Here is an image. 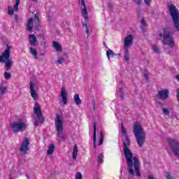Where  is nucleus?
Returning a JSON list of instances; mask_svg holds the SVG:
<instances>
[{
    "label": "nucleus",
    "instance_id": "1",
    "mask_svg": "<svg viewBox=\"0 0 179 179\" xmlns=\"http://www.w3.org/2000/svg\"><path fill=\"white\" fill-rule=\"evenodd\" d=\"M121 133L124 137V141H123V147H124V155L126 159V162L128 164L127 170L130 176H141V171H139V159L136 157H133L132 152L129 150V138H128V134H127V130L124 129V126L122 125Z\"/></svg>",
    "mask_w": 179,
    "mask_h": 179
},
{
    "label": "nucleus",
    "instance_id": "27",
    "mask_svg": "<svg viewBox=\"0 0 179 179\" xmlns=\"http://www.w3.org/2000/svg\"><path fill=\"white\" fill-rule=\"evenodd\" d=\"M117 55V54H115L114 52V51L111 50L110 49L108 50V51L106 52V56L108 59L110 60V57H115Z\"/></svg>",
    "mask_w": 179,
    "mask_h": 179
},
{
    "label": "nucleus",
    "instance_id": "19",
    "mask_svg": "<svg viewBox=\"0 0 179 179\" xmlns=\"http://www.w3.org/2000/svg\"><path fill=\"white\" fill-rule=\"evenodd\" d=\"M33 18H29L27 23V31H29V33H31L33 31Z\"/></svg>",
    "mask_w": 179,
    "mask_h": 179
},
{
    "label": "nucleus",
    "instance_id": "25",
    "mask_svg": "<svg viewBox=\"0 0 179 179\" xmlns=\"http://www.w3.org/2000/svg\"><path fill=\"white\" fill-rule=\"evenodd\" d=\"M152 50L155 54H160V52H162V50L156 44L152 45Z\"/></svg>",
    "mask_w": 179,
    "mask_h": 179
},
{
    "label": "nucleus",
    "instance_id": "40",
    "mask_svg": "<svg viewBox=\"0 0 179 179\" xmlns=\"http://www.w3.org/2000/svg\"><path fill=\"white\" fill-rule=\"evenodd\" d=\"M136 5H141L142 3V0H134Z\"/></svg>",
    "mask_w": 179,
    "mask_h": 179
},
{
    "label": "nucleus",
    "instance_id": "5",
    "mask_svg": "<svg viewBox=\"0 0 179 179\" xmlns=\"http://www.w3.org/2000/svg\"><path fill=\"white\" fill-rule=\"evenodd\" d=\"M168 10L172 17L173 26L179 31V11L178 9L173 3H169L167 5Z\"/></svg>",
    "mask_w": 179,
    "mask_h": 179
},
{
    "label": "nucleus",
    "instance_id": "24",
    "mask_svg": "<svg viewBox=\"0 0 179 179\" xmlns=\"http://www.w3.org/2000/svg\"><path fill=\"white\" fill-rule=\"evenodd\" d=\"M122 86H124V83L122 81H120L118 85V89H119L118 94L121 97H124V93H122Z\"/></svg>",
    "mask_w": 179,
    "mask_h": 179
},
{
    "label": "nucleus",
    "instance_id": "44",
    "mask_svg": "<svg viewBox=\"0 0 179 179\" xmlns=\"http://www.w3.org/2000/svg\"><path fill=\"white\" fill-rule=\"evenodd\" d=\"M176 79L178 80V82H179V75H177L176 76Z\"/></svg>",
    "mask_w": 179,
    "mask_h": 179
},
{
    "label": "nucleus",
    "instance_id": "31",
    "mask_svg": "<svg viewBox=\"0 0 179 179\" xmlns=\"http://www.w3.org/2000/svg\"><path fill=\"white\" fill-rule=\"evenodd\" d=\"M103 142H104V134H103V131H101L99 145L100 146L103 145Z\"/></svg>",
    "mask_w": 179,
    "mask_h": 179
},
{
    "label": "nucleus",
    "instance_id": "17",
    "mask_svg": "<svg viewBox=\"0 0 179 179\" xmlns=\"http://www.w3.org/2000/svg\"><path fill=\"white\" fill-rule=\"evenodd\" d=\"M29 41L31 45L36 47V45H37V37H36V35L33 34H30L29 36Z\"/></svg>",
    "mask_w": 179,
    "mask_h": 179
},
{
    "label": "nucleus",
    "instance_id": "45",
    "mask_svg": "<svg viewBox=\"0 0 179 179\" xmlns=\"http://www.w3.org/2000/svg\"><path fill=\"white\" fill-rule=\"evenodd\" d=\"M93 110H96V105L94 104V103H93Z\"/></svg>",
    "mask_w": 179,
    "mask_h": 179
},
{
    "label": "nucleus",
    "instance_id": "30",
    "mask_svg": "<svg viewBox=\"0 0 179 179\" xmlns=\"http://www.w3.org/2000/svg\"><path fill=\"white\" fill-rule=\"evenodd\" d=\"M93 138H94V148L96 149V123H94V135H93Z\"/></svg>",
    "mask_w": 179,
    "mask_h": 179
},
{
    "label": "nucleus",
    "instance_id": "37",
    "mask_svg": "<svg viewBox=\"0 0 179 179\" xmlns=\"http://www.w3.org/2000/svg\"><path fill=\"white\" fill-rule=\"evenodd\" d=\"M4 78H5V79H6V80H9V79H10V73H8V72H5L4 73Z\"/></svg>",
    "mask_w": 179,
    "mask_h": 179
},
{
    "label": "nucleus",
    "instance_id": "10",
    "mask_svg": "<svg viewBox=\"0 0 179 179\" xmlns=\"http://www.w3.org/2000/svg\"><path fill=\"white\" fill-rule=\"evenodd\" d=\"M170 96V90L166 88H162L160 90L157 92L156 94L157 99L158 100H162V101H164V100H167Z\"/></svg>",
    "mask_w": 179,
    "mask_h": 179
},
{
    "label": "nucleus",
    "instance_id": "21",
    "mask_svg": "<svg viewBox=\"0 0 179 179\" xmlns=\"http://www.w3.org/2000/svg\"><path fill=\"white\" fill-rule=\"evenodd\" d=\"M52 45L57 52H61V51H62V48L61 47V44H59V43L54 41Z\"/></svg>",
    "mask_w": 179,
    "mask_h": 179
},
{
    "label": "nucleus",
    "instance_id": "9",
    "mask_svg": "<svg viewBox=\"0 0 179 179\" xmlns=\"http://www.w3.org/2000/svg\"><path fill=\"white\" fill-rule=\"evenodd\" d=\"M167 142L174 156H176V157H178V159H179V141L172 138H168Z\"/></svg>",
    "mask_w": 179,
    "mask_h": 179
},
{
    "label": "nucleus",
    "instance_id": "43",
    "mask_svg": "<svg viewBox=\"0 0 179 179\" xmlns=\"http://www.w3.org/2000/svg\"><path fill=\"white\" fill-rule=\"evenodd\" d=\"M144 77L145 78L148 80V79H149V76L148 75V73H144Z\"/></svg>",
    "mask_w": 179,
    "mask_h": 179
},
{
    "label": "nucleus",
    "instance_id": "22",
    "mask_svg": "<svg viewBox=\"0 0 179 179\" xmlns=\"http://www.w3.org/2000/svg\"><path fill=\"white\" fill-rule=\"evenodd\" d=\"M74 103L76 104V106H80L82 104V100L79 97V94H76L74 95Z\"/></svg>",
    "mask_w": 179,
    "mask_h": 179
},
{
    "label": "nucleus",
    "instance_id": "15",
    "mask_svg": "<svg viewBox=\"0 0 179 179\" xmlns=\"http://www.w3.org/2000/svg\"><path fill=\"white\" fill-rule=\"evenodd\" d=\"M20 5V0H15V4L14 5L13 8L11 6H8V13L11 15L19 10V6Z\"/></svg>",
    "mask_w": 179,
    "mask_h": 179
},
{
    "label": "nucleus",
    "instance_id": "36",
    "mask_svg": "<svg viewBox=\"0 0 179 179\" xmlns=\"http://www.w3.org/2000/svg\"><path fill=\"white\" fill-rule=\"evenodd\" d=\"M76 179H83V176L80 172H78L76 175Z\"/></svg>",
    "mask_w": 179,
    "mask_h": 179
},
{
    "label": "nucleus",
    "instance_id": "14",
    "mask_svg": "<svg viewBox=\"0 0 179 179\" xmlns=\"http://www.w3.org/2000/svg\"><path fill=\"white\" fill-rule=\"evenodd\" d=\"M29 89L31 90L30 94L32 99H34V100L35 101L38 100V94H37V92H36V89H34V83H33V81H31L29 83Z\"/></svg>",
    "mask_w": 179,
    "mask_h": 179
},
{
    "label": "nucleus",
    "instance_id": "2",
    "mask_svg": "<svg viewBox=\"0 0 179 179\" xmlns=\"http://www.w3.org/2000/svg\"><path fill=\"white\" fill-rule=\"evenodd\" d=\"M133 132L139 148H142L143 146V143H145L146 141V133L145 132L141 122H135L134 123Z\"/></svg>",
    "mask_w": 179,
    "mask_h": 179
},
{
    "label": "nucleus",
    "instance_id": "7",
    "mask_svg": "<svg viewBox=\"0 0 179 179\" xmlns=\"http://www.w3.org/2000/svg\"><path fill=\"white\" fill-rule=\"evenodd\" d=\"M27 120L25 119H18L17 121L10 123V128L14 134L23 132L27 128Z\"/></svg>",
    "mask_w": 179,
    "mask_h": 179
},
{
    "label": "nucleus",
    "instance_id": "35",
    "mask_svg": "<svg viewBox=\"0 0 179 179\" xmlns=\"http://www.w3.org/2000/svg\"><path fill=\"white\" fill-rule=\"evenodd\" d=\"M165 177L166 179H174V177H173V176H171V174L169 172L165 173Z\"/></svg>",
    "mask_w": 179,
    "mask_h": 179
},
{
    "label": "nucleus",
    "instance_id": "41",
    "mask_svg": "<svg viewBox=\"0 0 179 179\" xmlns=\"http://www.w3.org/2000/svg\"><path fill=\"white\" fill-rule=\"evenodd\" d=\"M148 179H156L154 175H148Z\"/></svg>",
    "mask_w": 179,
    "mask_h": 179
},
{
    "label": "nucleus",
    "instance_id": "42",
    "mask_svg": "<svg viewBox=\"0 0 179 179\" xmlns=\"http://www.w3.org/2000/svg\"><path fill=\"white\" fill-rule=\"evenodd\" d=\"M144 2L145 5H150V0H144Z\"/></svg>",
    "mask_w": 179,
    "mask_h": 179
},
{
    "label": "nucleus",
    "instance_id": "13",
    "mask_svg": "<svg viewBox=\"0 0 179 179\" xmlns=\"http://www.w3.org/2000/svg\"><path fill=\"white\" fill-rule=\"evenodd\" d=\"M60 96L62 97V102L63 103L64 106H66L68 103V92H66V89H65V87H62L61 88Z\"/></svg>",
    "mask_w": 179,
    "mask_h": 179
},
{
    "label": "nucleus",
    "instance_id": "46",
    "mask_svg": "<svg viewBox=\"0 0 179 179\" xmlns=\"http://www.w3.org/2000/svg\"><path fill=\"white\" fill-rule=\"evenodd\" d=\"M10 179H13L12 178H10Z\"/></svg>",
    "mask_w": 179,
    "mask_h": 179
},
{
    "label": "nucleus",
    "instance_id": "6",
    "mask_svg": "<svg viewBox=\"0 0 179 179\" xmlns=\"http://www.w3.org/2000/svg\"><path fill=\"white\" fill-rule=\"evenodd\" d=\"M55 129L57 131V138L59 141H65V136H64V120L61 115H57L55 120Z\"/></svg>",
    "mask_w": 179,
    "mask_h": 179
},
{
    "label": "nucleus",
    "instance_id": "34",
    "mask_svg": "<svg viewBox=\"0 0 179 179\" xmlns=\"http://www.w3.org/2000/svg\"><path fill=\"white\" fill-rule=\"evenodd\" d=\"M103 157L104 156L103 155V154H100L99 155H98L97 162L99 164L103 163Z\"/></svg>",
    "mask_w": 179,
    "mask_h": 179
},
{
    "label": "nucleus",
    "instance_id": "29",
    "mask_svg": "<svg viewBox=\"0 0 179 179\" xmlns=\"http://www.w3.org/2000/svg\"><path fill=\"white\" fill-rule=\"evenodd\" d=\"M124 61H129V49H124Z\"/></svg>",
    "mask_w": 179,
    "mask_h": 179
},
{
    "label": "nucleus",
    "instance_id": "11",
    "mask_svg": "<svg viewBox=\"0 0 179 179\" xmlns=\"http://www.w3.org/2000/svg\"><path fill=\"white\" fill-rule=\"evenodd\" d=\"M30 145V141L27 137H25L22 141V143L20 147V152L22 155H26L29 150V146Z\"/></svg>",
    "mask_w": 179,
    "mask_h": 179
},
{
    "label": "nucleus",
    "instance_id": "26",
    "mask_svg": "<svg viewBox=\"0 0 179 179\" xmlns=\"http://www.w3.org/2000/svg\"><path fill=\"white\" fill-rule=\"evenodd\" d=\"M29 51L35 59H38V56H37V50L36 49L29 48Z\"/></svg>",
    "mask_w": 179,
    "mask_h": 179
},
{
    "label": "nucleus",
    "instance_id": "33",
    "mask_svg": "<svg viewBox=\"0 0 179 179\" xmlns=\"http://www.w3.org/2000/svg\"><path fill=\"white\" fill-rule=\"evenodd\" d=\"M162 111L165 115L168 117L170 115V110L167 108H163Z\"/></svg>",
    "mask_w": 179,
    "mask_h": 179
},
{
    "label": "nucleus",
    "instance_id": "16",
    "mask_svg": "<svg viewBox=\"0 0 179 179\" xmlns=\"http://www.w3.org/2000/svg\"><path fill=\"white\" fill-rule=\"evenodd\" d=\"M80 8L82 15L85 20H87V7H86V4L85 3V0H81Z\"/></svg>",
    "mask_w": 179,
    "mask_h": 179
},
{
    "label": "nucleus",
    "instance_id": "38",
    "mask_svg": "<svg viewBox=\"0 0 179 179\" xmlns=\"http://www.w3.org/2000/svg\"><path fill=\"white\" fill-rule=\"evenodd\" d=\"M145 26H146V23H145V20L143 19V20H141V29H142L143 31L145 30Z\"/></svg>",
    "mask_w": 179,
    "mask_h": 179
},
{
    "label": "nucleus",
    "instance_id": "3",
    "mask_svg": "<svg viewBox=\"0 0 179 179\" xmlns=\"http://www.w3.org/2000/svg\"><path fill=\"white\" fill-rule=\"evenodd\" d=\"M159 37L160 38H163L162 44L164 45H169L170 48L176 47V41L169 29L166 28L162 29V31L159 33Z\"/></svg>",
    "mask_w": 179,
    "mask_h": 179
},
{
    "label": "nucleus",
    "instance_id": "12",
    "mask_svg": "<svg viewBox=\"0 0 179 179\" xmlns=\"http://www.w3.org/2000/svg\"><path fill=\"white\" fill-rule=\"evenodd\" d=\"M132 44H134V36L127 35L123 40L124 50H129Z\"/></svg>",
    "mask_w": 179,
    "mask_h": 179
},
{
    "label": "nucleus",
    "instance_id": "23",
    "mask_svg": "<svg viewBox=\"0 0 179 179\" xmlns=\"http://www.w3.org/2000/svg\"><path fill=\"white\" fill-rule=\"evenodd\" d=\"M78 152H79V150H78V145H75L72 154V157L73 160H76V157H78Z\"/></svg>",
    "mask_w": 179,
    "mask_h": 179
},
{
    "label": "nucleus",
    "instance_id": "20",
    "mask_svg": "<svg viewBox=\"0 0 179 179\" xmlns=\"http://www.w3.org/2000/svg\"><path fill=\"white\" fill-rule=\"evenodd\" d=\"M55 150V145L54 144H50L48 148L47 155L52 156Z\"/></svg>",
    "mask_w": 179,
    "mask_h": 179
},
{
    "label": "nucleus",
    "instance_id": "4",
    "mask_svg": "<svg viewBox=\"0 0 179 179\" xmlns=\"http://www.w3.org/2000/svg\"><path fill=\"white\" fill-rule=\"evenodd\" d=\"M12 48V45H7L2 55H0V62L5 63L6 71H9L13 64V62L9 59L10 58V50Z\"/></svg>",
    "mask_w": 179,
    "mask_h": 179
},
{
    "label": "nucleus",
    "instance_id": "32",
    "mask_svg": "<svg viewBox=\"0 0 179 179\" xmlns=\"http://www.w3.org/2000/svg\"><path fill=\"white\" fill-rule=\"evenodd\" d=\"M64 61H65V59L62 57H60L56 61V64L57 65H61V64H62L64 62Z\"/></svg>",
    "mask_w": 179,
    "mask_h": 179
},
{
    "label": "nucleus",
    "instance_id": "18",
    "mask_svg": "<svg viewBox=\"0 0 179 179\" xmlns=\"http://www.w3.org/2000/svg\"><path fill=\"white\" fill-rule=\"evenodd\" d=\"M34 22L35 23V27L36 30H41V25L40 24V19L38 18V15L36 14L34 17Z\"/></svg>",
    "mask_w": 179,
    "mask_h": 179
},
{
    "label": "nucleus",
    "instance_id": "39",
    "mask_svg": "<svg viewBox=\"0 0 179 179\" xmlns=\"http://www.w3.org/2000/svg\"><path fill=\"white\" fill-rule=\"evenodd\" d=\"M5 92H6V87H1L0 88V93H1V94H5Z\"/></svg>",
    "mask_w": 179,
    "mask_h": 179
},
{
    "label": "nucleus",
    "instance_id": "8",
    "mask_svg": "<svg viewBox=\"0 0 179 179\" xmlns=\"http://www.w3.org/2000/svg\"><path fill=\"white\" fill-rule=\"evenodd\" d=\"M34 111L37 117H34V124L35 127H38V123L43 124L44 122V117H43V114L41 113V108L38 103H35V106L34 108ZM38 118V120H37Z\"/></svg>",
    "mask_w": 179,
    "mask_h": 179
},
{
    "label": "nucleus",
    "instance_id": "28",
    "mask_svg": "<svg viewBox=\"0 0 179 179\" xmlns=\"http://www.w3.org/2000/svg\"><path fill=\"white\" fill-rule=\"evenodd\" d=\"M83 25V27L86 28V34L87 35V37H89V34L92 33V28L87 27V24L86 22H84Z\"/></svg>",
    "mask_w": 179,
    "mask_h": 179
}]
</instances>
